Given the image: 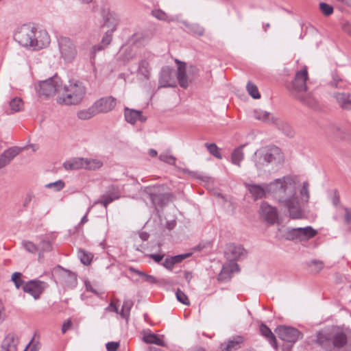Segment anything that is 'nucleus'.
Returning <instances> with one entry per match:
<instances>
[{"label":"nucleus","mask_w":351,"mask_h":351,"mask_svg":"<svg viewBox=\"0 0 351 351\" xmlns=\"http://www.w3.org/2000/svg\"><path fill=\"white\" fill-rule=\"evenodd\" d=\"M298 184L296 177L287 175L269 183H245V186L254 200L270 194L280 206L287 210L291 218L300 219L302 216V204L308 202L309 191L307 182H303L301 189Z\"/></svg>","instance_id":"obj_1"},{"label":"nucleus","mask_w":351,"mask_h":351,"mask_svg":"<svg viewBox=\"0 0 351 351\" xmlns=\"http://www.w3.org/2000/svg\"><path fill=\"white\" fill-rule=\"evenodd\" d=\"M14 40L23 47L39 49L49 43V36L45 31L37 32L29 25H23L15 32Z\"/></svg>","instance_id":"obj_2"},{"label":"nucleus","mask_w":351,"mask_h":351,"mask_svg":"<svg viewBox=\"0 0 351 351\" xmlns=\"http://www.w3.org/2000/svg\"><path fill=\"white\" fill-rule=\"evenodd\" d=\"M252 160L258 171H265L270 164L282 163L283 154L276 146H266L258 149Z\"/></svg>","instance_id":"obj_3"},{"label":"nucleus","mask_w":351,"mask_h":351,"mask_svg":"<svg viewBox=\"0 0 351 351\" xmlns=\"http://www.w3.org/2000/svg\"><path fill=\"white\" fill-rule=\"evenodd\" d=\"M61 95L57 97V102L65 105H77L84 99L86 88L82 82L70 80L69 84L62 86Z\"/></svg>","instance_id":"obj_4"},{"label":"nucleus","mask_w":351,"mask_h":351,"mask_svg":"<svg viewBox=\"0 0 351 351\" xmlns=\"http://www.w3.org/2000/svg\"><path fill=\"white\" fill-rule=\"evenodd\" d=\"M348 342L346 335L341 330L319 331L317 333L316 343L326 351H337Z\"/></svg>","instance_id":"obj_5"},{"label":"nucleus","mask_w":351,"mask_h":351,"mask_svg":"<svg viewBox=\"0 0 351 351\" xmlns=\"http://www.w3.org/2000/svg\"><path fill=\"white\" fill-rule=\"evenodd\" d=\"M62 80L56 75L46 80L40 81L36 85V90L39 96L46 98L52 97L56 93H61Z\"/></svg>","instance_id":"obj_6"},{"label":"nucleus","mask_w":351,"mask_h":351,"mask_svg":"<svg viewBox=\"0 0 351 351\" xmlns=\"http://www.w3.org/2000/svg\"><path fill=\"white\" fill-rule=\"evenodd\" d=\"M317 231L311 226L304 228H287L286 238L288 240L308 241L315 237Z\"/></svg>","instance_id":"obj_7"},{"label":"nucleus","mask_w":351,"mask_h":351,"mask_svg":"<svg viewBox=\"0 0 351 351\" xmlns=\"http://www.w3.org/2000/svg\"><path fill=\"white\" fill-rule=\"evenodd\" d=\"M160 189V186H154L147 187L145 190L156 209L158 208H162L167 206L173 197V195L171 193H159Z\"/></svg>","instance_id":"obj_8"},{"label":"nucleus","mask_w":351,"mask_h":351,"mask_svg":"<svg viewBox=\"0 0 351 351\" xmlns=\"http://www.w3.org/2000/svg\"><path fill=\"white\" fill-rule=\"evenodd\" d=\"M275 332L279 339L292 345L303 337L299 330L291 326H279L276 328Z\"/></svg>","instance_id":"obj_9"},{"label":"nucleus","mask_w":351,"mask_h":351,"mask_svg":"<svg viewBox=\"0 0 351 351\" xmlns=\"http://www.w3.org/2000/svg\"><path fill=\"white\" fill-rule=\"evenodd\" d=\"M58 43L60 52L64 60H73L77 54L76 46L73 40L68 37L60 36L58 38Z\"/></svg>","instance_id":"obj_10"},{"label":"nucleus","mask_w":351,"mask_h":351,"mask_svg":"<svg viewBox=\"0 0 351 351\" xmlns=\"http://www.w3.org/2000/svg\"><path fill=\"white\" fill-rule=\"evenodd\" d=\"M47 287V284L44 281L31 280L23 286V290L37 300Z\"/></svg>","instance_id":"obj_11"},{"label":"nucleus","mask_w":351,"mask_h":351,"mask_svg":"<svg viewBox=\"0 0 351 351\" xmlns=\"http://www.w3.org/2000/svg\"><path fill=\"white\" fill-rule=\"evenodd\" d=\"M308 79V71L306 67L303 68L301 71L295 73L291 85L288 88L298 93L306 90V80Z\"/></svg>","instance_id":"obj_12"},{"label":"nucleus","mask_w":351,"mask_h":351,"mask_svg":"<svg viewBox=\"0 0 351 351\" xmlns=\"http://www.w3.org/2000/svg\"><path fill=\"white\" fill-rule=\"evenodd\" d=\"M116 105V99L112 96L101 97L93 104L97 114L100 113H108L112 111Z\"/></svg>","instance_id":"obj_13"},{"label":"nucleus","mask_w":351,"mask_h":351,"mask_svg":"<svg viewBox=\"0 0 351 351\" xmlns=\"http://www.w3.org/2000/svg\"><path fill=\"white\" fill-rule=\"evenodd\" d=\"M120 197L121 191L119 186L111 184L107 187L105 193L101 196V199L97 201L96 204H101L105 208H107L109 204L119 199Z\"/></svg>","instance_id":"obj_14"},{"label":"nucleus","mask_w":351,"mask_h":351,"mask_svg":"<svg viewBox=\"0 0 351 351\" xmlns=\"http://www.w3.org/2000/svg\"><path fill=\"white\" fill-rule=\"evenodd\" d=\"M173 69L166 66L161 69L159 76V88L176 87Z\"/></svg>","instance_id":"obj_15"},{"label":"nucleus","mask_w":351,"mask_h":351,"mask_svg":"<svg viewBox=\"0 0 351 351\" xmlns=\"http://www.w3.org/2000/svg\"><path fill=\"white\" fill-rule=\"evenodd\" d=\"M260 214L269 223L274 224L278 221V212L276 208L271 206L267 202H263L261 204Z\"/></svg>","instance_id":"obj_16"},{"label":"nucleus","mask_w":351,"mask_h":351,"mask_svg":"<svg viewBox=\"0 0 351 351\" xmlns=\"http://www.w3.org/2000/svg\"><path fill=\"white\" fill-rule=\"evenodd\" d=\"M225 254L230 261L239 260L246 256V250L240 245L230 243L226 247Z\"/></svg>","instance_id":"obj_17"},{"label":"nucleus","mask_w":351,"mask_h":351,"mask_svg":"<svg viewBox=\"0 0 351 351\" xmlns=\"http://www.w3.org/2000/svg\"><path fill=\"white\" fill-rule=\"evenodd\" d=\"M103 19V26L109 28V31L114 32L119 23L118 15L114 12L104 10Z\"/></svg>","instance_id":"obj_18"},{"label":"nucleus","mask_w":351,"mask_h":351,"mask_svg":"<svg viewBox=\"0 0 351 351\" xmlns=\"http://www.w3.org/2000/svg\"><path fill=\"white\" fill-rule=\"evenodd\" d=\"M243 343V337H234L221 343L219 351H236L241 347Z\"/></svg>","instance_id":"obj_19"},{"label":"nucleus","mask_w":351,"mask_h":351,"mask_svg":"<svg viewBox=\"0 0 351 351\" xmlns=\"http://www.w3.org/2000/svg\"><path fill=\"white\" fill-rule=\"evenodd\" d=\"M21 150L22 149L18 147H12L5 150L0 156V169L8 165Z\"/></svg>","instance_id":"obj_20"},{"label":"nucleus","mask_w":351,"mask_h":351,"mask_svg":"<svg viewBox=\"0 0 351 351\" xmlns=\"http://www.w3.org/2000/svg\"><path fill=\"white\" fill-rule=\"evenodd\" d=\"M58 275L66 286L74 287L77 285V276L75 273L58 266Z\"/></svg>","instance_id":"obj_21"},{"label":"nucleus","mask_w":351,"mask_h":351,"mask_svg":"<svg viewBox=\"0 0 351 351\" xmlns=\"http://www.w3.org/2000/svg\"><path fill=\"white\" fill-rule=\"evenodd\" d=\"M18 344L17 337L13 333H10L3 340L1 351H17Z\"/></svg>","instance_id":"obj_22"},{"label":"nucleus","mask_w":351,"mask_h":351,"mask_svg":"<svg viewBox=\"0 0 351 351\" xmlns=\"http://www.w3.org/2000/svg\"><path fill=\"white\" fill-rule=\"evenodd\" d=\"M333 97L343 110H351V94L337 92L333 94Z\"/></svg>","instance_id":"obj_23"},{"label":"nucleus","mask_w":351,"mask_h":351,"mask_svg":"<svg viewBox=\"0 0 351 351\" xmlns=\"http://www.w3.org/2000/svg\"><path fill=\"white\" fill-rule=\"evenodd\" d=\"M124 116L125 121L131 124H134L138 120L145 122L147 119L142 115V111L125 108Z\"/></svg>","instance_id":"obj_24"},{"label":"nucleus","mask_w":351,"mask_h":351,"mask_svg":"<svg viewBox=\"0 0 351 351\" xmlns=\"http://www.w3.org/2000/svg\"><path fill=\"white\" fill-rule=\"evenodd\" d=\"M176 63L178 64L177 79L178 84L182 88H186L189 86V82L186 73V63L179 60H176Z\"/></svg>","instance_id":"obj_25"},{"label":"nucleus","mask_w":351,"mask_h":351,"mask_svg":"<svg viewBox=\"0 0 351 351\" xmlns=\"http://www.w3.org/2000/svg\"><path fill=\"white\" fill-rule=\"evenodd\" d=\"M114 32L108 30L106 34L104 35L101 43L97 45H95L92 48L91 53L93 55V58L95 57L97 51H99L105 49L110 43H111L112 38V34Z\"/></svg>","instance_id":"obj_26"},{"label":"nucleus","mask_w":351,"mask_h":351,"mask_svg":"<svg viewBox=\"0 0 351 351\" xmlns=\"http://www.w3.org/2000/svg\"><path fill=\"white\" fill-rule=\"evenodd\" d=\"M84 164V158H74L65 161L63 163V167L66 170L85 169Z\"/></svg>","instance_id":"obj_27"},{"label":"nucleus","mask_w":351,"mask_h":351,"mask_svg":"<svg viewBox=\"0 0 351 351\" xmlns=\"http://www.w3.org/2000/svg\"><path fill=\"white\" fill-rule=\"evenodd\" d=\"M245 146V145H242L237 147L234 149L231 154L232 162L238 167H241V162L244 158V153L243 152V149Z\"/></svg>","instance_id":"obj_28"},{"label":"nucleus","mask_w":351,"mask_h":351,"mask_svg":"<svg viewBox=\"0 0 351 351\" xmlns=\"http://www.w3.org/2000/svg\"><path fill=\"white\" fill-rule=\"evenodd\" d=\"M260 332L261 335L268 339L270 343L275 348H277L276 339L274 335L272 333L271 330L264 324H261L260 326Z\"/></svg>","instance_id":"obj_29"},{"label":"nucleus","mask_w":351,"mask_h":351,"mask_svg":"<svg viewBox=\"0 0 351 351\" xmlns=\"http://www.w3.org/2000/svg\"><path fill=\"white\" fill-rule=\"evenodd\" d=\"M138 73L142 75L145 80H148L151 74V67L146 60L140 61L138 68Z\"/></svg>","instance_id":"obj_30"},{"label":"nucleus","mask_w":351,"mask_h":351,"mask_svg":"<svg viewBox=\"0 0 351 351\" xmlns=\"http://www.w3.org/2000/svg\"><path fill=\"white\" fill-rule=\"evenodd\" d=\"M85 169L89 171H95L100 169L104 163L97 158H84Z\"/></svg>","instance_id":"obj_31"},{"label":"nucleus","mask_w":351,"mask_h":351,"mask_svg":"<svg viewBox=\"0 0 351 351\" xmlns=\"http://www.w3.org/2000/svg\"><path fill=\"white\" fill-rule=\"evenodd\" d=\"M77 115L81 120H88L97 115V112L92 105L88 108L79 110Z\"/></svg>","instance_id":"obj_32"},{"label":"nucleus","mask_w":351,"mask_h":351,"mask_svg":"<svg viewBox=\"0 0 351 351\" xmlns=\"http://www.w3.org/2000/svg\"><path fill=\"white\" fill-rule=\"evenodd\" d=\"M9 107L11 113L17 112L23 109L24 104L19 97H14L9 102Z\"/></svg>","instance_id":"obj_33"},{"label":"nucleus","mask_w":351,"mask_h":351,"mask_svg":"<svg viewBox=\"0 0 351 351\" xmlns=\"http://www.w3.org/2000/svg\"><path fill=\"white\" fill-rule=\"evenodd\" d=\"M332 88H341L345 86V82L336 72L332 73V80L328 82Z\"/></svg>","instance_id":"obj_34"},{"label":"nucleus","mask_w":351,"mask_h":351,"mask_svg":"<svg viewBox=\"0 0 351 351\" xmlns=\"http://www.w3.org/2000/svg\"><path fill=\"white\" fill-rule=\"evenodd\" d=\"M133 301L131 300H124L120 315L123 318L128 319L130 316V312L133 306Z\"/></svg>","instance_id":"obj_35"},{"label":"nucleus","mask_w":351,"mask_h":351,"mask_svg":"<svg viewBox=\"0 0 351 351\" xmlns=\"http://www.w3.org/2000/svg\"><path fill=\"white\" fill-rule=\"evenodd\" d=\"M254 116L256 119L264 122H270L271 121H273V118L271 117L270 113L262 110H255L254 111Z\"/></svg>","instance_id":"obj_36"},{"label":"nucleus","mask_w":351,"mask_h":351,"mask_svg":"<svg viewBox=\"0 0 351 351\" xmlns=\"http://www.w3.org/2000/svg\"><path fill=\"white\" fill-rule=\"evenodd\" d=\"M129 270L131 272L135 273V274L143 277L144 280L149 284H155L157 282V280L154 276L146 274L143 271L138 270V269H135L134 267H130L129 268Z\"/></svg>","instance_id":"obj_37"},{"label":"nucleus","mask_w":351,"mask_h":351,"mask_svg":"<svg viewBox=\"0 0 351 351\" xmlns=\"http://www.w3.org/2000/svg\"><path fill=\"white\" fill-rule=\"evenodd\" d=\"M205 146L211 155L218 159L222 158V155L220 153L219 149L215 143H206Z\"/></svg>","instance_id":"obj_38"},{"label":"nucleus","mask_w":351,"mask_h":351,"mask_svg":"<svg viewBox=\"0 0 351 351\" xmlns=\"http://www.w3.org/2000/svg\"><path fill=\"white\" fill-rule=\"evenodd\" d=\"M78 257L84 265H88L92 261L93 255L85 250H80L78 251Z\"/></svg>","instance_id":"obj_39"},{"label":"nucleus","mask_w":351,"mask_h":351,"mask_svg":"<svg viewBox=\"0 0 351 351\" xmlns=\"http://www.w3.org/2000/svg\"><path fill=\"white\" fill-rule=\"evenodd\" d=\"M247 90L250 95L254 99H259L261 95L258 90L257 86L251 82H248L247 84Z\"/></svg>","instance_id":"obj_40"},{"label":"nucleus","mask_w":351,"mask_h":351,"mask_svg":"<svg viewBox=\"0 0 351 351\" xmlns=\"http://www.w3.org/2000/svg\"><path fill=\"white\" fill-rule=\"evenodd\" d=\"M65 186V183L62 180H59L54 182H50L45 185L47 189H53L54 191H61Z\"/></svg>","instance_id":"obj_41"},{"label":"nucleus","mask_w":351,"mask_h":351,"mask_svg":"<svg viewBox=\"0 0 351 351\" xmlns=\"http://www.w3.org/2000/svg\"><path fill=\"white\" fill-rule=\"evenodd\" d=\"M319 7L322 13L325 16H330L333 13V7L326 3L321 2Z\"/></svg>","instance_id":"obj_42"},{"label":"nucleus","mask_w":351,"mask_h":351,"mask_svg":"<svg viewBox=\"0 0 351 351\" xmlns=\"http://www.w3.org/2000/svg\"><path fill=\"white\" fill-rule=\"evenodd\" d=\"M21 276L22 274L20 272H14L12 275V280L17 289H19L25 285Z\"/></svg>","instance_id":"obj_43"},{"label":"nucleus","mask_w":351,"mask_h":351,"mask_svg":"<svg viewBox=\"0 0 351 351\" xmlns=\"http://www.w3.org/2000/svg\"><path fill=\"white\" fill-rule=\"evenodd\" d=\"M22 245L29 253L35 254L38 251V247L31 241H23Z\"/></svg>","instance_id":"obj_44"},{"label":"nucleus","mask_w":351,"mask_h":351,"mask_svg":"<svg viewBox=\"0 0 351 351\" xmlns=\"http://www.w3.org/2000/svg\"><path fill=\"white\" fill-rule=\"evenodd\" d=\"M177 300L183 304L189 305L190 302L187 295L182 291L180 289H178L176 293Z\"/></svg>","instance_id":"obj_45"},{"label":"nucleus","mask_w":351,"mask_h":351,"mask_svg":"<svg viewBox=\"0 0 351 351\" xmlns=\"http://www.w3.org/2000/svg\"><path fill=\"white\" fill-rule=\"evenodd\" d=\"M226 271H230V273L239 271V265L234 262H230L228 265H224L222 268V272L225 273Z\"/></svg>","instance_id":"obj_46"},{"label":"nucleus","mask_w":351,"mask_h":351,"mask_svg":"<svg viewBox=\"0 0 351 351\" xmlns=\"http://www.w3.org/2000/svg\"><path fill=\"white\" fill-rule=\"evenodd\" d=\"M187 27L190 31L198 36H202L204 34V29L198 24H191Z\"/></svg>","instance_id":"obj_47"},{"label":"nucleus","mask_w":351,"mask_h":351,"mask_svg":"<svg viewBox=\"0 0 351 351\" xmlns=\"http://www.w3.org/2000/svg\"><path fill=\"white\" fill-rule=\"evenodd\" d=\"M308 266L311 267L312 272L317 273L323 268V263L318 261H312Z\"/></svg>","instance_id":"obj_48"},{"label":"nucleus","mask_w":351,"mask_h":351,"mask_svg":"<svg viewBox=\"0 0 351 351\" xmlns=\"http://www.w3.org/2000/svg\"><path fill=\"white\" fill-rule=\"evenodd\" d=\"M159 159L161 161L165 162L168 164L173 165L175 162L176 158L171 155L167 154H162L159 156Z\"/></svg>","instance_id":"obj_49"},{"label":"nucleus","mask_w":351,"mask_h":351,"mask_svg":"<svg viewBox=\"0 0 351 351\" xmlns=\"http://www.w3.org/2000/svg\"><path fill=\"white\" fill-rule=\"evenodd\" d=\"M152 14L155 18L161 21H165L167 17L166 13L161 10H153Z\"/></svg>","instance_id":"obj_50"},{"label":"nucleus","mask_w":351,"mask_h":351,"mask_svg":"<svg viewBox=\"0 0 351 351\" xmlns=\"http://www.w3.org/2000/svg\"><path fill=\"white\" fill-rule=\"evenodd\" d=\"M344 210V223L350 224L351 223V208L344 206H341Z\"/></svg>","instance_id":"obj_51"},{"label":"nucleus","mask_w":351,"mask_h":351,"mask_svg":"<svg viewBox=\"0 0 351 351\" xmlns=\"http://www.w3.org/2000/svg\"><path fill=\"white\" fill-rule=\"evenodd\" d=\"M191 255V254L188 253V254H179V255H176V256H172V260L173 261V263L174 265L175 264H177V263H179L180 262H182L183 260H184L185 258H188L189 256Z\"/></svg>","instance_id":"obj_52"},{"label":"nucleus","mask_w":351,"mask_h":351,"mask_svg":"<svg viewBox=\"0 0 351 351\" xmlns=\"http://www.w3.org/2000/svg\"><path fill=\"white\" fill-rule=\"evenodd\" d=\"M157 337V335L154 333H149L147 335H145L143 337V341L146 343H153L156 337Z\"/></svg>","instance_id":"obj_53"},{"label":"nucleus","mask_w":351,"mask_h":351,"mask_svg":"<svg viewBox=\"0 0 351 351\" xmlns=\"http://www.w3.org/2000/svg\"><path fill=\"white\" fill-rule=\"evenodd\" d=\"M106 347L108 351H117L119 347V343L118 342L110 341L106 343Z\"/></svg>","instance_id":"obj_54"},{"label":"nucleus","mask_w":351,"mask_h":351,"mask_svg":"<svg viewBox=\"0 0 351 351\" xmlns=\"http://www.w3.org/2000/svg\"><path fill=\"white\" fill-rule=\"evenodd\" d=\"M39 349L40 345L38 343H32V342H29L24 351H38Z\"/></svg>","instance_id":"obj_55"},{"label":"nucleus","mask_w":351,"mask_h":351,"mask_svg":"<svg viewBox=\"0 0 351 351\" xmlns=\"http://www.w3.org/2000/svg\"><path fill=\"white\" fill-rule=\"evenodd\" d=\"M73 327V324L71 321V319H67L65 321L62 326V332L65 333L67 330L71 329Z\"/></svg>","instance_id":"obj_56"},{"label":"nucleus","mask_w":351,"mask_h":351,"mask_svg":"<svg viewBox=\"0 0 351 351\" xmlns=\"http://www.w3.org/2000/svg\"><path fill=\"white\" fill-rule=\"evenodd\" d=\"M34 197V195L32 193H27L23 199V207H27L29 204L31 202Z\"/></svg>","instance_id":"obj_57"},{"label":"nucleus","mask_w":351,"mask_h":351,"mask_svg":"<svg viewBox=\"0 0 351 351\" xmlns=\"http://www.w3.org/2000/svg\"><path fill=\"white\" fill-rule=\"evenodd\" d=\"M162 265L167 269L171 270L174 265L172 258H167L162 263Z\"/></svg>","instance_id":"obj_58"},{"label":"nucleus","mask_w":351,"mask_h":351,"mask_svg":"<svg viewBox=\"0 0 351 351\" xmlns=\"http://www.w3.org/2000/svg\"><path fill=\"white\" fill-rule=\"evenodd\" d=\"M283 131L289 137H292L294 134V132L292 130V129L289 127V125L287 124H283Z\"/></svg>","instance_id":"obj_59"},{"label":"nucleus","mask_w":351,"mask_h":351,"mask_svg":"<svg viewBox=\"0 0 351 351\" xmlns=\"http://www.w3.org/2000/svg\"><path fill=\"white\" fill-rule=\"evenodd\" d=\"M298 99L304 104L308 106H312L313 100L310 97H304L303 96H298Z\"/></svg>","instance_id":"obj_60"},{"label":"nucleus","mask_w":351,"mask_h":351,"mask_svg":"<svg viewBox=\"0 0 351 351\" xmlns=\"http://www.w3.org/2000/svg\"><path fill=\"white\" fill-rule=\"evenodd\" d=\"M41 247L43 252H49L51 250V245L49 241H43L41 243Z\"/></svg>","instance_id":"obj_61"},{"label":"nucleus","mask_w":351,"mask_h":351,"mask_svg":"<svg viewBox=\"0 0 351 351\" xmlns=\"http://www.w3.org/2000/svg\"><path fill=\"white\" fill-rule=\"evenodd\" d=\"M149 257L152 258L156 263H159L162 260L164 254H152L149 255Z\"/></svg>","instance_id":"obj_62"},{"label":"nucleus","mask_w":351,"mask_h":351,"mask_svg":"<svg viewBox=\"0 0 351 351\" xmlns=\"http://www.w3.org/2000/svg\"><path fill=\"white\" fill-rule=\"evenodd\" d=\"M343 30L351 36V23H346L342 26Z\"/></svg>","instance_id":"obj_63"},{"label":"nucleus","mask_w":351,"mask_h":351,"mask_svg":"<svg viewBox=\"0 0 351 351\" xmlns=\"http://www.w3.org/2000/svg\"><path fill=\"white\" fill-rule=\"evenodd\" d=\"M332 204L336 206L337 207L338 206H339L340 207L342 206L341 205H340V199H339V195L335 193L333 197H332Z\"/></svg>","instance_id":"obj_64"}]
</instances>
